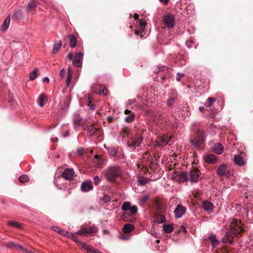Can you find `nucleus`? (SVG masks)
I'll return each instance as SVG.
<instances>
[{"label": "nucleus", "mask_w": 253, "mask_h": 253, "mask_svg": "<svg viewBox=\"0 0 253 253\" xmlns=\"http://www.w3.org/2000/svg\"><path fill=\"white\" fill-rule=\"evenodd\" d=\"M228 230L221 241L225 244H232L234 238L242 237L245 229L244 224L239 219L231 218L228 220Z\"/></svg>", "instance_id": "1"}, {"label": "nucleus", "mask_w": 253, "mask_h": 253, "mask_svg": "<svg viewBox=\"0 0 253 253\" xmlns=\"http://www.w3.org/2000/svg\"><path fill=\"white\" fill-rule=\"evenodd\" d=\"M102 174L107 181L116 183L117 180L121 177L122 172L119 166H114L108 167L102 171Z\"/></svg>", "instance_id": "2"}, {"label": "nucleus", "mask_w": 253, "mask_h": 253, "mask_svg": "<svg viewBox=\"0 0 253 253\" xmlns=\"http://www.w3.org/2000/svg\"><path fill=\"white\" fill-rule=\"evenodd\" d=\"M206 140V136L203 130L198 129L196 136L190 140L191 144L196 148L201 147Z\"/></svg>", "instance_id": "3"}, {"label": "nucleus", "mask_w": 253, "mask_h": 253, "mask_svg": "<svg viewBox=\"0 0 253 253\" xmlns=\"http://www.w3.org/2000/svg\"><path fill=\"white\" fill-rule=\"evenodd\" d=\"M216 172V174L220 177H229L233 175V172L230 170L227 165L225 163L222 164L217 168Z\"/></svg>", "instance_id": "4"}, {"label": "nucleus", "mask_w": 253, "mask_h": 253, "mask_svg": "<svg viewBox=\"0 0 253 253\" xmlns=\"http://www.w3.org/2000/svg\"><path fill=\"white\" fill-rule=\"evenodd\" d=\"M162 20L164 25L169 29L172 28L175 24L174 16L169 13L163 16Z\"/></svg>", "instance_id": "5"}, {"label": "nucleus", "mask_w": 253, "mask_h": 253, "mask_svg": "<svg viewBox=\"0 0 253 253\" xmlns=\"http://www.w3.org/2000/svg\"><path fill=\"white\" fill-rule=\"evenodd\" d=\"M142 161L144 166L151 167L156 161V158L154 155H151L149 152H145L142 156Z\"/></svg>", "instance_id": "6"}, {"label": "nucleus", "mask_w": 253, "mask_h": 253, "mask_svg": "<svg viewBox=\"0 0 253 253\" xmlns=\"http://www.w3.org/2000/svg\"><path fill=\"white\" fill-rule=\"evenodd\" d=\"M98 231V228L95 226H90L82 228L81 229L76 232V234H79L81 236L86 235H92L94 233H96Z\"/></svg>", "instance_id": "7"}, {"label": "nucleus", "mask_w": 253, "mask_h": 253, "mask_svg": "<svg viewBox=\"0 0 253 253\" xmlns=\"http://www.w3.org/2000/svg\"><path fill=\"white\" fill-rule=\"evenodd\" d=\"M170 140V136L168 135L164 134L159 136L155 142V145L158 147H164L167 145Z\"/></svg>", "instance_id": "8"}, {"label": "nucleus", "mask_w": 253, "mask_h": 253, "mask_svg": "<svg viewBox=\"0 0 253 253\" xmlns=\"http://www.w3.org/2000/svg\"><path fill=\"white\" fill-rule=\"evenodd\" d=\"M171 60L173 62L183 65L185 64V56L183 52H180L177 55H171Z\"/></svg>", "instance_id": "9"}, {"label": "nucleus", "mask_w": 253, "mask_h": 253, "mask_svg": "<svg viewBox=\"0 0 253 253\" xmlns=\"http://www.w3.org/2000/svg\"><path fill=\"white\" fill-rule=\"evenodd\" d=\"M200 174V170L198 169L193 168L188 174V178L192 182H197L199 181Z\"/></svg>", "instance_id": "10"}, {"label": "nucleus", "mask_w": 253, "mask_h": 253, "mask_svg": "<svg viewBox=\"0 0 253 253\" xmlns=\"http://www.w3.org/2000/svg\"><path fill=\"white\" fill-rule=\"evenodd\" d=\"M75 175V172L73 168H66L62 172L61 176L67 180H72Z\"/></svg>", "instance_id": "11"}, {"label": "nucleus", "mask_w": 253, "mask_h": 253, "mask_svg": "<svg viewBox=\"0 0 253 253\" xmlns=\"http://www.w3.org/2000/svg\"><path fill=\"white\" fill-rule=\"evenodd\" d=\"M186 211V208L181 204H178L174 210V214L176 218H181Z\"/></svg>", "instance_id": "12"}, {"label": "nucleus", "mask_w": 253, "mask_h": 253, "mask_svg": "<svg viewBox=\"0 0 253 253\" xmlns=\"http://www.w3.org/2000/svg\"><path fill=\"white\" fill-rule=\"evenodd\" d=\"M143 140V137L142 136V134L140 133H137L133 137L131 141L130 145L133 148H135L136 147L139 146V144L142 142Z\"/></svg>", "instance_id": "13"}, {"label": "nucleus", "mask_w": 253, "mask_h": 253, "mask_svg": "<svg viewBox=\"0 0 253 253\" xmlns=\"http://www.w3.org/2000/svg\"><path fill=\"white\" fill-rule=\"evenodd\" d=\"M154 72L156 74H159L162 75V80H164L168 78L167 73H168V68L166 66H162V67H159L156 68L154 70Z\"/></svg>", "instance_id": "14"}, {"label": "nucleus", "mask_w": 253, "mask_h": 253, "mask_svg": "<svg viewBox=\"0 0 253 253\" xmlns=\"http://www.w3.org/2000/svg\"><path fill=\"white\" fill-rule=\"evenodd\" d=\"M83 60V53L78 52L75 54V58L73 60V65L77 68H80L82 66Z\"/></svg>", "instance_id": "15"}, {"label": "nucleus", "mask_w": 253, "mask_h": 253, "mask_svg": "<svg viewBox=\"0 0 253 253\" xmlns=\"http://www.w3.org/2000/svg\"><path fill=\"white\" fill-rule=\"evenodd\" d=\"M177 98V93L175 89L170 91L169 96L167 101V105L168 107L171 108L174 102Z\"/></svg>", "instance_id": "16"}, {"label": "nucleus", "mask_w": 253, "mask_h": 253, "mask_svg": "<svg viewBox=\"0 0 253 253\" xmlns=\"http://www.w3.org/2000/svg\"><path fill=\"white\" fill-rule=\"evenodd\" d=\"M81 190L87 192L93 189V185L91 181H85L82 182L81 186Z\"/></svg>", "instance_id": "17"}, {"label": "nucleus", "mask_w": 253, "mask_h": 253, "mask_svg": "<svg viewBox=\"0 0 253 253\" xmlns=\"http://www.w3.org/2000/svg\"><path fill=\"white\" fill-rule=\"evenodd\" d=\"M212 150L216 154L220 155L223 153L224 151V147L221 143H216L212 148Z\"/></svg>", "instance_id": "18"}, {"label": "nucleus", "mask_w": 253, "mask_h": 253, "mask_svg": "<svg viewBox=\"0 0 253 253\" xmlns=\"http://www.w3.org/2000/svg\"><path fill=\"white\" fill-rule=\"evenodd\" d=\"M176 178L179 182H186L189 179L188 175L186 172H181L177 174Z\"/></svg>", "instance_id": "19"}, {"label": "nucleus", "mask_w": 253, "mask_h": 253, "mask_svg": "<svg viewBox=\"0 0 253 253\" xmlns=\"http://www.w3.org/2000/svg\"><path fill=\"white\" fill-rule=\"evenodd\" d=\"M234 162L238 166H243L246 162L240 155H236L234 157Z\"/></svg>", "instance_id": "20"}, {"label": "nucleus", "mask_w": 253, "mask_h": 253, "mask_svg": "<svg viewBox=\"0 0 253 253\" xmlns=\"http://www.w3.org/2000/svg\"><path fill=\"white\" fill-rule=\"evenodd\" d=\"M85 129L87 131V135L89 136L94 135L97 130L94 125L88 126Z\"/></svg>", "instance_id": "21"}, {"label": "nucleus", "mask_w": 253, "mask_h": 253, "mask_svg": "<svg viewBox=\"0 0 253 253\" xmlns=\"http://www.w3.org/2000/svg\"><path fill=\"white\" fill-rule=\"evenodd\" d=\"M10 15H8L1 25V31L5 32L7 30L8 28L9 27V24H10Z\"/></svg>", "instance_id": "22"}, {"label": "nucleus", "mask_w": 253, "mask_h": 253, "mask_svg": "<svg viewBox=\"0 0 253 253\" xmlns=\"http://www.w3.org/2000/svg\"><path fill=\"white\" fill-rule=\"evenodd\" d=\"M202 208L206 211H211L213 206L211 202L209 201H204L202 202Z\"/></svg>", "instance_id": "23"}, {"label": "nucleus", "mask_w": 253, "mask_h": 253, "mask_svg": "<svg viewBox=\"0 0 253 253\" xmlns=\"http://www.w3.org/2000/svg\"><path fill=\"white\" fill-rule=\"evenodd\" d=\"M204 159L206 162L211 164L215 163L217 161L216 157L213 154L206 156Z\"/></svg>", "instance_id": "24"}, {"label": "nucleus", "mask_w": 253, "mask_h": 253, "mask_svg": "<svg viewBox=\"0 0 253 253\" xmlns=\"http://www.w3.org/2000/svg\"><path fill=\"white\" fill-rule=\"evenodd\" d=\"M69 41V45L71 48H74L77 44V39L76 36L73 34H70L68 36Z\"/></svg>", "instance_id": "25"}, {"label": "nucleus", "mask_w": 253, "mask_h": 253, "mask_svg": "<svg viewBox=\"0 0 253 253\" xmlns=\"http://www.w3.org/2000/svg\"><path fill=\"white\" fill-rule=\"evenodd\" d=\"M134 229V226L132 224L127 223L124 225L123 232L125 233H129Z\"/></svg>", "instance_id": "26"}, {"label": "nucleus", "mask_w": 253, "mask_h": 253, "mask_svg": "<svg viewBox=\"0 0 253 253\" xmlns=\"http://www.w3.org/2000/svg\"><path fill=\"white\" fill-rule=\"evenodd\" d=\"M38 5V2L36 0H32L30 1L27 6V11L30 12L36 9Z\"/></svg>", "instance_id": "27"}, {"label": "nucleus", "mask_w": 253, "mask_h": 253, "mask_svg": "<svg viewBox=\"0 0 253 253\" xmlns=\"http://www.w3.org/2000/svg\"><path fill=\"white\" fill-rule=\"evenodd\" d=\"M47 100V96L44 94H41L38 99V103L40 107H43L45 104L44 101Z\"/></svg>", "instance_id": "28"}, {"label": "nucleus", "mask_w": 253, "mask_h": 253, "mask_svg": "<svg viewBox=\"0 0 253 253\" xmlns=\"http://www.w3.org/2000/svg\"><path fill=\"white\" fill-rule=\"evenodd\" d=\"M209 239L213 248H215L219 244V241L216 239V236L214 234H211L209 236Z\"/></svg>", "instance_id": "29"}, {"label": "nucleus", "mask_w": 253, "mask_h": 253, "mask_svg": "<svg viewBox=\"0 0 253 253\" xmlns=\"http://www.w3.org/2000/svg\"><path fill=\"white\" fill-rule=\"evenodd\" d=\"M150 198V195L148 194L143 195L139 200V204L143 206Z\"/></svg>", "instance_id": "30"}, {"label": "nucleus", "mask_w": 253, "mask_h": 253, "mask_svg": "<svg viewBox=\"0 0 253 253\" xmlns=\"http://www.w3.org/2000/svg\"><path fill=\"white\" fill-rule=\"evenodd\" d=\"M163 228L166 233H170L172 232L174 230L173 226L172 224H164L163 225Z\"/></svg>", "instance_id": "31"}, {"label": "nucleus", "mask_w": 253, "mask_h": 253, "mask_svg": "<svg viewBox=\"0 0 253 253\" xmlns=\"http://www.w3.org/2000/svg\"><path fill=\"white\" fill-rule=\"evenodd\" d=\"M62 46V42L59 41L58 42L55 43L53 45L52 53L54 54H56L61 48Z\"/></svg>", "instance_id": "32"}, {"label": "nucleus", "mask_w": 253, "mask_h": 253, "mask_svg": "<svg viewBox=\"0 0 253 253\" xmlns=\"http://www.w3.org/2000/svg\"><path fill=\"white\" fill-rule=\"evenodd\" d=\"M5 246L6 247L8 248H15L16 249H20V248H22V246L17 244H15L13 242H9L5 243Z\"/></svg>", "instance_id": "33"}, {"label": "nucleus", "mask_w": 253, "mask_h": 253, "mask_svg": "<svg viewBox=\"0 0 253 253\" xmlns=\"http://www.w3.org/2000/svg\"><path fill=\"white\" fill-rule=\"evenodd\" d=\"M72 74V70L71 67H69L68 68V76L66 81V84L67 87L71 83Z\"/></svg>", "instance_id": "34"}, {"label": "nucleus", "mask_w": 253, "mask_h": 253, "mask_svg": "<svg viewBox=\"0 0 253 253\" xmlns=\"http://www.w3.org/2000/svg\"><path fill=\"white\" fill-rule=\"evenodd\" d=\"M23 15L22 12L20 10H18L14 12L13 15H12V19L19 20L22 18Z\"/></svg>", "instance_id": "35"}, {"label": "nucleus", "mask_w": 253, "mask_h": 253, "mask_svg": "<svg viewBox=\"0 0 253 253\" xmlns=\"http://www.w3.org/2000/svg\"><path fill=\"white\" fill-rule=\"evenodd\" d=\"M215 101V98L213 97H209L205 101L204 105L206 107H211Z\"/></svg>", "instance_id": "36"}, {"label": "nucleus", "mask_w": 253, "mask_h": 253, "mask_svg": "<svg viewBox=\"0 0 253 253\" xmlns=\"http://www.w3.org/2000/svg\"><path fill=\"white\" fill-rule=\"evenodd\" d=\"M135 117V115L134 113H132L129 116L125 118V121L127 123H131L134 121Z\"/></svg>", "instance_id": "37"}, {"label": "nucleus", "mask_w": 253, "mask_h": 253, "mask_svg": "<svg viewBox=\"0 0 253 253\" xmlns=\"http://www.w3.org/2000/svg\"><path fill=\"white\" fill-rule=\"evenodd\" d=\"M99 200L104 204L107 203L111 201V197L107 194H103L102 197H100Z\"/></svg>", "instance_id": "38"}, {"label": "nucleus", "mask_w": 253, "mask_h": 253, "mask_svg": "<svg viewBox=\"0 0 253 253\" xmlns=\"http://www.w3.org/2000/svg\"><path fill=\"white\" fill-rule=\"evenodd\" d=\"M154 204L155 205L156 209L157 210H160L162 206V203L160 200V198L159 197H156L154 200Z\"/></svg>", "instance_id": "39"}, {"label": "nucleus", "mask_w": 253, "mask_h": 253, "mask_svg": "<svg viewBox=\"0 0 253 253\" xmlns=\"http://www.w3.org/2000/svg\"><path fill=\"white\" fill-rule=\"evenodd\" d=\"M19 180L21 183H25L29 181V178L27 175L22 174L19 177Z\"/></svg>", "instance_id": "40"}, {"label": "nucleus", "mask_w": 253, "mask_h": 253, "mask_svg": "<svg viewBox=\"0 0 253 253\" xmlns=\"http://www.w3.org/2000/svg\"><path fill=\"white\" fill-rule=\"evenodd\" d=\"M186 11L187 14H192L194 11V5L193 4H189L187 5L186 8Z\"/></svg>", "instance_id": "41"}, {"label": "nucleus", "mask_w": 253, "mask_h": 253, "mask_svg": "<svg viewBox=\"0 0 253 253\" xmlns=\"http://www.w3.org/2000/svg\"><path fill=\"white\" fill-rule=\"evenodd\" d=\"M146 25L147 23L145 19L142 18L139 20V26L141 31L144 30V29L145 28V27L146 26Z\"/></svg>", "instance_id": "42"}, {"label": "nucleus", "mask_w": 253, "mask_h": 253, "mask_svg": "<svg viewBox=\"0 0 253 253\" xmlns=\"http://www.w3.org/2000/svg\"><path fill=\"white\" fill-rule=\"evenodd\" d=\"M166 221V218L165 215H160L156 218V221L158 223H164Z\"/></svg>", "instance_id": "43"}, {"label": "nucleus", "mask_w": 253, "mask_h": 253, "mask_svg": "<svg viewBox=\"0 0 253 253\" xmlns=\"http://www.w3.org/2000/svg\"><path fill=\"white\" fill-rule=\"evenodd\" d=\"M38 70V68H35L32 72L30 73L29 77L31 80H34L37 78Z\"/></svg>", "instance_id": "44"}, {"label": "nucleus", "mask_w": 253, "mask_h": 253, "mask_svg": "<svg viewBox=\"0 0 253 253\" xmlns=\"http://www.w3.org/2000/svg\"><path fill=\"white\" fill-rule=\"evenodd\" d=\"M94 157L98 161L96 167L97 168H100L103 164V160L101 159V157L98 155H95Z\"/></svg>", "instance_id": "45"}, {"label": "nucleus", "mask_w": 253, "mask_h": 253, "mask_svg": "<svg viewBox=\"0 0 253 253\" xmlns=\"http://www.w3.org/2000/svg\"><path fill=\"white\" fill-rule=\"evenodd\" d=\"M137 183L140 186H144L148 183V180L145 178L141 177L138 179Z\"/></svg>", "instance_id": "46"}, {"label": "nucleus", "mask_w": 253, "mask_h": 253, "mask_svg": "<svg viewBox=\"0 0 253 253\" xmlns=\"http://www.w3.org/2000/svg\"><path fill=\"white\" fill-rule=\"evenodd\" d=\"M130 203L129 202H125L123 204L122 209L124 211H128L130 207H131Z\"/></svg>", "instance_id": "47"}, {"label": "nucleus", "mask_w": 253, "mask_h": 253, "mask_svg": "<svg viewBox=\"0 0 253 253\" xmlns=\"http://www.w3.org/2000/svg\"><path fill=\"white\" fill-rule=\"evenodd\" d=\"M201 82L204 84V87L206 85H208L210 84V80H209V78L205 76L201 78Z\"/></svg>", "instance_id": "48"}, {"label": "nucleus", "mask_w": 253, "mask_h": 253, "mask_svg": "<svg viewBox=\"0 0 253 253\" xmlns=\"http://www.w3.org/2000/svg\"><path fill=\"white\" fill-rule=\"evenodd\" d=\"M8 225L12 226V227H15L18 228H21L22 227L21 224L19 223L14 221H10L8 222Z\"/></svg>", "instance_id": "49"}, {"label": "nucleus", "mask_w": 253, "mask_h": 253, "mask_svg": "<svg viewBox=\"0 0 253 253\" xmlns=\"http://www.w3.org/2000/svg\"><path fill=\"white\" fill-rule=\"evenodd\" d=\"M128 211L131 214L134 215L138 211L137 207L135 205L131 206Z\"/></svg>", "instance_id": "50"}, {"label": "nucleus", "mask_w": 253, "mask_h": 253, "mask_svg": "<svg viewBox=\"0 0 253 253\" xmlns=\"http://www.w3.org/2000/svg\"><path fill=\"white\" fill-rule=\"evenodd\" d=\"M68 238L76 243H79L80 242V241L78 240V237L75 234H74L73 233L70 232Z\"/></svg>", "instance_id": "51"}, {"label": "nucleus", "mask_w": 253, "mask_h": 253, "mask_svg": "<svg viewBox=\"0 0 253 253\" xmlns=\"http://www.w3.org/2000/svg\"><path fill=\"white\" fill-rule=\"evenodd\" d=\"M100 89V93L104 95H105L107 93V89L105 85L101 84L99 86Z\"/></svg>", "instance_id": "52"}, {"label": "nucleus", "mask_w": 253, "mask_h": 253, "mask_svg": "<svg viewBox=\"0 0 253 253\" xmlns=\"http://www.w3.org/2000/svg\"><path fill=\"white\" fill-rule=\"evenodd\" d=\"M84 123V120L83 118H78L74 120V124L76 125L80 126Z\"/></svg>", "instance_id": "53"}, {"label": "nucleus", "mask_w": 253, "mask_h": 253, "mask_svg": "<svg viewBox=\"0 0 253 253\" xmlns=\"http://www.w3.org/2000/svg\"><path fill=\"white\" fill-rule=\"evenodd\" d=\"M129 130V128L127 127L123 128L121 130V133L123 135V137H125L126 135H127L128 134Z\"/></svg>", "instance_id": "54"}, {"label": "nucleus", "mask_w": 253, "mask_h": 253, "mask_svg": "<svg viewBox=\"0 0 253 253\" xmlns=\"http://www.w3.org/2000/svg\"><path fill=\"white\" fill-rule=\"evenodd\" d=\"M87 106H88L89 109L92 111L94 110L95 109V106L93 103H92V102L90 99H89L88 101Z\"/></svg>", "instance_id": "55"}, {"label": "nucleus", "mask_w": 253, "mask_h": 253, "mask_svg": "<svg viewBox=\"0 0 253 253\" xmlns=\"http://www.w3.org/2000/svg\"><path fill=\"white\" fill-rule=\"evenodd\" d=\"M70 233V232H69V231L61 229V232H60L59 234L63 236L64 237L68 238V237L69 236Z\"/></svg>", "instance_id": "56"}, {"label": "nucleus", "mask_w": 253, "mask_h": 253, "mask_svg": "<svg viewBox=\"0 0 253 253\" xmlns=\"http://www.w3.org/2000/svg\"><path fill=\"white\" fill-rule=\"evenodd\" d=\"M87 253H96V250L93 249L90 246H88L86 249L85 250Z\"/></svg>", "instance_id": "57"}, {"label": "nucleus", "mask_w": 253, "mask_h": 253, "mask_svg": "<svg viewBox=\"0 0 253 253\" xmlns=\"http://www.w3.org/2000/svg\"><path fill=\"white\" fill-rule=\"evenodd\" d=\"M94 183L95 185H98L101 182V179L98 176H96L94 177Z\"/></svg>", "instance_id": "58"}, {"label": "nucleus", "mask_w": 253, "mask_h": 253, "mask_svg": "<svg viewBox=\"0 0 253 253\" xmlns=\"http://www.w3.org/2000/svg\"><path fill=\"white\" fill-rule=\"evenodd\" d=\"M51 229L54 231V232H57L58 233H60V232H61V229L59 227H57V226H53L51 227Z\"/></svg>", "instance_id": "59"}, {"label": "nucleus", "mask_w": 253, "mask_h": 253, "mask_svg": "<svg viewBox=\"0 0 253 253\" xmlns=\"http://www.w3.org/2000/svg\"><path fill=\"white\" fill-rule=\"evenodd\" d=\"M77 153L79 156H83L84 154V149L83 148H79L77 150Z\"/></svg>", "instance_id": "60"}, {"label": "nucleus", "mask_w": 253, "mask_h": 253, "mask_svg": "<svg viewBox=\"0 0 253 253\" xmlns=\"http://www.w3.org/2000/svg\"><path fill=\"white\" fill-rule=\"evenodd\" d=\"M59 75L61 79H63V78H64V77L65 76V71L64 69L63 68L60 71Z\"/></svg>", "instance_id": "61"}, {"label": "nucleus", "mask_w": 253, "mask_h": 253, "mask_svg": "<svg viewBox=\"0 0 253 253\" xmlns=\"http://www.w3.org/2000/svg\"><path fill=\"white\" fill-rule=\"evenodd\" d=\"M79 244H80L81 247L85 250L86 249L87 247L88 246L87 244H86L85 243H84V242H80Z\"/></svg>", "instance_id": "62"}, {"label": "nucleus", "mask_w": 253, "mask_h": 253, "mask_svg": "<svg viewBox=\"0 0 253 253\" xmlns=\"http://www.w3.org/2000/svg\"><path fill=\"white\" fill-rule=\"evenodd\" d=\"M184 76V74H180L179 73H177L176 74V80L178 81V82H179L181 80V78L182 77H183Z\"/></svg>", "instance_id": "63"}, {"label": "nucleus", "mask_w": 253, "mask_h": 253, "mask_svg": "<svg viewBox=\"0 0 253 253\" xmlns=\"http://www.w3.org/2000/svg\"><path fill=\"white\" fill-rule=\"evenodd\" d=\"M20 250H21L24 252L26 253H34L33 252H32V251H31L30 250H29L25 248H24L23 247H22V248H20Z\"/></svg>", "instance_id": "64"}]
</instances>
